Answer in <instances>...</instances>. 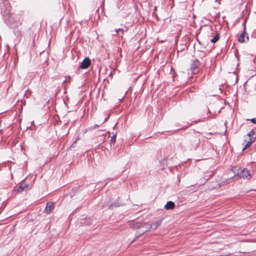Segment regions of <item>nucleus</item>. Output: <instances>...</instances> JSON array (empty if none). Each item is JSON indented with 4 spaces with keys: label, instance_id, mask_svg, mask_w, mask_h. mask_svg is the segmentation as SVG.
<instances>
[{
    "label": "nucleus",
    "instance_id": "nucleus-1",
    "mask_svg": "<svg viewBox=\"0 0 256 256\" xmlns=\"http://www.w3.org/2000/svg\"><path fill=\"white\" fill-rule=\"evenodd\" d=\"M4 23L10 28H16L22 24L23 18L22 14L10 12L2 17Z\"/></svg>",
    "mask_w": 256,
    "mask_h": 256
},
{
    "label": "nucleus",
    "instance_id": "nucleus-2",
    "mask_svg": "<svg viewBox=\"0 0 256 256\" xmlns=\"http://www.w3.org/2000/svg\"><path fill=\"white\" fill-rule=\"evenodd\" d=\"M186 144L190 150H196L200 144V139L196 136L192 135L188 140Z\"/></svg>",
    "mask_w": 256,
    "mask_h": 256
},
{
    "label": "nucleus",
    "instance_id": "nucleus-3",
    "mask_svg": "<svg viewBox=\"0 0 256 256\" xmlns=\"http://www.w3.org/2000/svg\"><path fill=\"white\" fill-rule=\"evenodd\" d=\"M12 6L8 2H4L0 4V12L2 16L5 14H8L10 12Z\"/></svg>",
    "mask_w": 256,
    "mask_h": 256
},
{
    "label": "nucleus",
    "instance_id": "nucleus-4",
    "mask_svg": "<svg viewBox=\"0 0 256 256\" xmlns=\"http://www.w3.org/2000/svg\"><path fill=\"white\" fill-rule=\"evenodd\" d=\"M246 21H247V18H246L244 19V23H243V26H244V30H243V31L242 32V33L240 34V36L239 38H238V41L240 42H241V43H242V42H245L246 41V40H245V38L246 37V38L247 40V41L248 40V34H246Z\"/></svg>",
    "mask_w": 256,
    "mask_h": 256
},
{
    "label": "nucleus",
    "instance_id": "nucleus-5",
    "mask_svg": "<svg viewBox=\"0 0 256 256\" xmlns=\"http://www.w3.org/2000/svg\"><path fill=\"white\" fill-rule=\"evenodd\" d=\"M28 187L29 184H25L23 182V181H22L20 182V186L17 188L13 190V192H14L16 194H18L26 190H28Z\"/></svg>",
    "mask_w": 256,
    "mask_h": 256
},
{
    "label": "nucleus",
    "instance_id": "nucleus-6",
    "mask_svg": "<svg viewBox=\"0 0 256 256\" xmlns=\"http://www.w3.org/2000/svg\"><path fill=\"white\" fill-rule=\"evenodd\" d=\"M235 176H238V178H242L244 177V172H247L246 168L240 169L238 168L237 167L234 168L232 170Z\"/></svg>",
    "mask_w": 256,
    "mask_h": 256
},
{
    "label": "nucleus",
    "instance_id": "nucleus-7",
    "mask_svg": "<svg viewBox=\"0 0 256 256\" xmlns=\"http://www.w3.org/2000/svg\"><path fill=\"white\" fill-rule=\"evenodd\" d=\"M54 202H49L46 203V206L44 210V213L46 214H50L54 210Z\"/></svg>",
    "mask_w": 256,
    "mask_h": 256
},
{
    "label": "nucleus",
    "instance_id": "nucleus-8",
    "mask_svg": "<svg viewBox=\"0 0 256 256\" xmlns=\"http://www.w3.org/2000/svg\"><path fill=\"white\" fill-rule=\"evenodd\" d=\"M91 64V60L88 58H86L81 62L80 68L82 69L88 68Z\"/></svg>",
    "mask_w": 256,
    "mask_h": 256
},
{
    "label": "nucleus",
    "instance_id": "nucleus-9",
    "mask_svg": "<svg viewBox=\"0 0 256 256\" xmlns=\"http://www.w3.org/2000/svg\"><path fill=\"white\" fill-rule=\"evenodd\" d=\"M200 62L196 58L192 60V64L190 65V69L192 72H194L196 69L199 67Z\"/></svg>",
    "mask_w": 256,
    "mask_h": 256
},
{
    "label": "nucleus",
    "instance_id": "nucleus-10",
    "mask_svg": "<svg viewBox=\"0 0 256 256\" xmlns=\"http://www.w3.org/2000/svg\"><path fill=\"white\" fill-rule=\"evenodd\" d=\"M175 206V204L173 202L169 201L167 202L166 204L164 206V208L166 210H172L174 208Z\"/></svg>",
    "mask_w": 256,
    "mask_h": 256
},
{
    "label": "nucleus",
    "instance_id": "nucleus-11",
    "mask_svg": "<svg viewBox=\"0 0 256 256\" xmlns=\"http://www.w3.org/2000/svg\"><path fill=\"white\" fill-rule=\"evenodd\" d=\"M198 57L200 58H202L206 56V54L205 52L198 50L197 51Z\"/></svg>",
    "mask_w": 256,
    "mask_h": 256
},
{
    "label": "nucleus",
    "instance_id": "nucleus-12",
    "mask_svg": "<svg viewBox=\"0 0 256 256\" xmlns=\"http://www.w3.org/2000/svg\"><path fill=\"white\" fill-rule=\"evenodd\" d=\"M255 140V139H254L253 140V138H250V140L248 141L247 142L246 146H244V148L242 149V150H246V148H249L251 144H252V143Z\"/></svg>",
    "mask_w": 256,
    "mask_h": 256
},
{
    "label": "nucleus",
    "instance_id": "nucleus-13",
    "mask_svg": "<svg viewBox=\"0 0 256 256\" xmlns=\"http://www.w3.org/2000/svg\"><path fill=\"white\" fill-rule=\"evenodd\" d=\"M243 175H244V177H242L243 178H246L247 180H250L252 176H251V174H250V171L248 170V169H247V172H244L243 174Z\"/></svg>",
    "mask_w": 256,
    "mask_h": 256
},
{
    "label": "nucleus",
    "instance_id": "nucleus-14",
    "mask_svg": "<svg viewBox=\"0 0 256 256\" xmlns=\"http://www.w3.org/2000/svg\"><path fill=\"white\" fill-rule=\"evenodd\" d=\"M178 48L179 49L178 50V52L179 51L182 52L185 49H187L188 48V46H187L186 44H181L180 45V46Z\"/></svg>",
    "mask_w": 256,
    "mask_h": 256
},
{
    "label": "nucleus",
    "instance_id": "nucleus-15",
    "mask_svg": "<svg viewBox=\"0 0 256 256\" xmlns=\"http://www.w3.org/2000/svg\"><path fill=\"white\" fill-rule=\"evenodd\" d=\"M122 205L118 202H114L112 204L110 205L108 207V209L112 210L113 207H119Z\"/></svg>",
    "mask_w": 256,
    "mask_h": 256
},
{
    "label": "nucleus",
    "instance_id": "nucleus-16",
    "mask_svg": "<svg viewBox=\"0 0 256 256\" xmlns=\"http://www.w3.org/2000/svg\"><path fill=\"white\" fill-rule=\"evenodd\" d=\"M220 38V34H216L211 40L210 42L212 43H215Z\"/></svg>",
    "mask_w": 256,
    "mask_h": 256
},
{
    "label": "nucleus",
    "instance_id": "nucleus-17",
    "mask_svg": "<svg viewBox=\"0 0 256 256\" xmlns=\"http://www.w3.org/2000/svg\"><path fill=\"white\" fill-rule=\"evenodd\" d=\"M102 124H94V126H92L88 128L89 130H92L96 128H98L100 127V126H101Z\"/></svg>",
    "mask_w": 256,
    "mask_h": 256
},
{
    "label": "nucleus",
    "instance_id": "nucleus-18",
    "mask_svg": "<svg viewBox=\"0 0 256 256\" xmlns=\"http://www.w3.org/2000/svg\"><path fill=\"white\" fill-rule=\"evenodd\" d=\"M116 134H113L110 140V143L114 144L116 140Z\"/></svg>",
    "mask_w": 256,
    "mask_h": 256
},
{
    "label": "nucleus",
    "instance_id": "nucleus-19",
    "mask_svg": "<svg viewBox=\"0 0 256 256\" xmlns=\"http://www.w3.org/2000/svg\"><path fill=\"white\" fill-rule=\"evenodd\" d=\"M254 130H252L249 133H248L246 136H248L249 138V139H250V138H252L251 137H252L254 135Z\"/></svg>",
    "mask_w": 256,
    "mask_h": 256
},
{
    "label": "nucleus",
    "instance_id": "nucleus-20",
    "mask_svg": "<svg viewBox=\"0 0 256 256\" xmlns=\"http://www.w3.org/2000/svg\"><path fill=\"white\" fill-rule=\"evenodd\" d=\"M144 225H132L134 228L140 229Z\"/></svg>",
    "mask_w": 256,
    "mask_h": 256
},
{
    "label": "nucleus",
    "instance_id": "nucleus-21",
    "mask_svg": "<svg viewBox=\"0 0 256 256\" xmlns=\"http://www.w3.org/2000/svg\"><path fill=\"white\" fill-rule=\"evenodd\" d=\"M118 32H122V34H124V30L122 28L118 29L116 31V34H115L116 36H118Z\"/></svg>",
    "mask_w": 256,
    "mask_h": 256
},
{
    "label": "nucleus",
    "instance_id": "nucleus-22",
    "mask_svg": "<svg viewBox=\"0 0 256 256\" xmlns=\"http://www.w3.org/2000/svg\"><path fill=\"white\" fill-rule=\"evenodd\" d=\"M247 120H250L252 122L256 124V117L251 119H248Z\"/></svg>",
    "mask_w": 256,
    "mask_h": 256
},
{
    "label": "nucleus",
    "instance_id": "nucleus-23",
    "mask_svg": "<svg viewBox=\"0 0 256 256\" xmlns=\"http://www.w3.org/2000/svg\"><path fill=\"white\" fill-rule=\"evenodd\" d=\"M147 230H141L140 232H138V236H141L142 235V234H144V232H146Z\"/></svg>",
    "mask_w": 256,
    "mask_h": 256
},
{
    "label": "nucleus",
    "instance_id": "nucleus-24",
    "mask_svg": "<svg viewBox=\"0 0 256 256\" xmlns=\"http://www.w3.org/2000/svg\"><path fill=\"white\" fill-rule=\"evenodd\" d=\"M147 230H141L140 232H138V236H141L142 235V234H144V232H146Z\"/></svg>",
    "mask_w": 256,
    "mask_h": 256
},
{
    "label": "nucleus",
    "instance_id": "nucleus-25",
    "mask_svg": "<svg viewBox=\"0 0 256 256\" xmlns=\"http://www.w3.org/2000/svg\"><path fill=\"white\" fill-rule=\"evenodd\" d=\"M108 117L106 118L105 120H104V122H102L101 124H102L104 122H106L108 120Z\"/></svg>",
    "mask_w": 256,
    "mask_h": 256
},
{
    "label": "nucleus",
    "instance_id": "nucleus-26",
    "mask_svg": "<svg viewBox=\"0 0 256 256\" xmlns=\"http://www.w3.org/2000/svg\"><path fill=\"white\" fill-rule=\"evenodd\" d=\"M154 228H153L154 229H156L158 228V225L154 224Z\"/></svg>",
    "mask_w": 256,
    "mask_h": 256
}]
</instances>
